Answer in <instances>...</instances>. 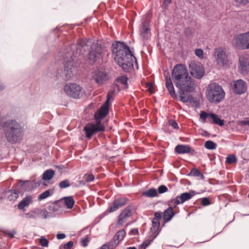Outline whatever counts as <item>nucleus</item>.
I'll return each mask as SVG.
<instances>
[{"label": "nucleus", "instance_id": "f257e3e1", "mask_svg": "<svg viewBox=\"0 0 249 249\" xmlns=\"http://www.w3.org/2000/svg\"><path fill=\"white\" fill-rule=\"evenodd\" d=\"M91 45L90 50L89 53L88 58L91 63L99 60L103 57V49L102 47L96 43H92V39H81L77 45H73L72 48H76V53L68 51L64 56V74L66 80L71 79L73 76V70L74 69V63L77 54H80L85 52L87 47Z\"/></svg>", "mask_w": 249, "mask_h": 249}, {"label": "nucleus", "instance_id": "f03ea898", "mask_svg": "<svg viewBox=\"0 0 249 249\" xmlns=\"http://www.w3.org/2000/svg\"><path fill=\"white\" fill-rule=\"evenodd\" d=\"M171 76L175 86L182 92H192L195 90V84L185 65L180 64L175 65L172 71Z\"/></svg>", "mask_w": 249, "mask_h": 249}, {"label": "nucleus", "instance_id": "7ed1b4c3", "mask_svg": "<svg viewBox=\"0 0 249 249\" xmlns=\"http://www.w3.org/2000/svg\"><path fill=\"white\" fill-rule=\"evenodd\" d=\"M108 112V105L105 103L95 115V122L87 124L84 127L86 137L90 139L92 136L98 132L104 131L105 127L101 119L105 118Z\"/></svg>", "mask_w": 249, "mask_h": 249}, {"label": "nucleus", "instance_id": "20e7f679", "mask_svg": "<svg viewBox=\"0 0 249 249\" xmlns=\"http://www.w3.org/2000/svg\"><path fill=\"white\" fill-rule=\"evenodd\" d=\"M4 135L7 141L11 143L19 142L22 138V129L17 121L13 120L6 121L2 124Z\"/></svg>", "mask_w": 249, "mask_h": 249}, {"label": "nucleus", "instance_id": "39448f33", "mask_svg": "<svg viewBox=\"0 0 249 249\" xmlns=\"http://www.w3.org/2000/svg\"><path fill=\"white\" fill-rule=\"evenodd\" d=\"M225 93L222 87L216 83L210 84L206 90V96L211 103H219L225 97Z\"/></svg>", "mask_w": 249, "mask_h": 249}, {"label": "nucleus", "instance_id": "423d86ee", "mask_svg": "<svg viewBox=\"0 0 249 249\" xmlns=\"http://www.w3.org/2000/svg\"><path fill=\"white\" fill-rule=\"evenodd\" d=\"M64 93L74 99H80L85 95V91L82 87L76 83H69L63 88Z\"/></svg>", "mask_w": 249, "mask_h": 249}, {"label": "nucleus", "instance_id": "0eeeda50", "mask_svg": "<svg viewBox=\"0 0 249 249\" xmlns=\"http://www.w3.org/2000/svg\"><path fill=\"white\" fill-rule=\"evenodd\" d=\"M112 54L114 55L115 61L124 70V43L123 42L116 41L112 44Z\"/></svg>", "mask_w": 249, "mask_h": 249}, {"label": "nucleus", "instance_id": "6e6552de", "mask_svg": "<svg viewBox=\"0 0 249 249\" xmlns=\"http://www.w3.org/2000/svg\"><path fill=\"white\" fill-rule=\"evenodd\" d=\"M214 56L216 63L219 67L229 66L231 64V62L228 58V53L224 48L215 49Z\"/></svg>", "mask_w": 249, "mask_h": 249}, {"label": "nucleus", "instance_id": "1a4fd4ad", "mask_svg": "<svg viewBox=\"0 0 249 249\" xmlns=\"http://www.w3.org/2000/svg\"><path fill=\"white\" fill-rule=\"evenodd\" d=\"M232 43L239 49H249V32L234 36Z\"/></svg>", "mask_w": 249, "mask_h": 249}, {"label": "nucleus", "instance_id": "9d476101", "mask_svg": "<svg viewBox=\"0 0 249 249\" xmlns=\"http://www.w3.org/2000/svg\"><path fill=\"white\" fill-rule=\"evenodd\" d=\"M200 120L202 123L208 122L212 124L218 125L220 126L224 124V121L219 116L213 113L201 111L200 113Z\"/></svg>", "mask_w": 249, "mask_h": 249}, {"label": "nucleus", "instance_id": "9b49d317", "mask_svg": "<svg viewBox=\"0 0 249 249\" xmlns=\"http://www.w3.org/2000/svg\"><path fill=\"white\" fill-rule=\"evenodd\" d=\"M134 64L138 67L137 60L133 51L125 45V72H133Z\"/></svg>", "mask_w": 249, "mask_h": 249}, {"label": "nucleus", "instance_id": "f8f14e48", "mask_svg": "<svg viewBox=\"0 0 249 249\" xmlns=\"http://www.w3.org/2000/svg\"><path fill=\"white\" fill-rule=\"evenodd\" d=\"M189 69L191 74L196 79L201 78L204 74V68L199 62L191 61L189 64Z\"/></svg>", "mask_w": 249, "mask_h": 249}, {"label": "nucleus", "instance_id": "ddd939ff", "mask_svg": "<svg viewBox=\"0 0 249 249\" xmlns=\"http://www.w3.org/2000/svg\"><path fill=\"white\" fill-rule=\"evenodd\" d=\"M196 194L194 191H190L181 194L180 196H176L175 198L171 199L169 201V205L176 207L177 205L182 204L185 201L190 199Z\"/></svg>", "mask_w": 249, "mask_h": 249}, {"label": "nucleus", "instance_id": "4468645a", "mask_svg": "<svg viewBox=\"0 0 249 249\" xmlns=\"http://www.w3.org/2000/svg\"><path fill=\"white\" fill-rule=\"evenodd\" d=\"M41 181V179L34 181L20 180L18 181V185L23 191H30L34 187L39 186Z\"/></svg>", "mask_w": 249, "mask_h": 249}, {"label": "nucleus", "instance_id": "2eb2a0df", "mask_svg": "<svg viewBox=\"0 0 249 249\" xmlns=\"http://www.w3.org/2000/svg\"><path fill=\"white\" fill-rule=\"evenodd\" d=\"M48 214L49 213L44 209L36 208L28 213H25L24 215L28 218L36 219L37 217H41L45 219L48 217Z\"/></svg>", "mask_w": 249, "mask_h": 249}, {"label": "nucleus", "instance_id": "dca6fc26", "mask_svg": "<svg viewBox=\"0 0 249 249\" xmlns=\"http://www.w3.org/2000/svg\"><path fill=\"white\" fill-rule=\"evenodd\" d=\"M238 69L243 74L249 73V56H241L239 58Z\"/></svg>", "mask_w": 249, "mask_h": 249}, {"label": "nucleus", "instance_id": "f3484780", "mask_svg": "<svg viewBox=\"0 0 249 249\" xmlns=\"http://www.w3.org/2000/svg\"><path fill=\"white\" fill-rule=\"evenodd\" d=\"M233 91L236 94H241L244 93L247 89L246 83L242 80H238L231 84Z\"/></svg>", "mask_w": 249, "mask_h": 249}, {"label": "nucleus", "instance_id": "a211bd4d", "mask_svg": "<svg viewBox=\"0 0 249 249\" xmlns=\"http://www.w3.org/2000/svg\"><path fill=\"white\" fill-rule=\"evenodd\" d=\"M92 78L96 83L101 85L109 79V75L104 71L97 70L93 72Z\"/></svg>", "mask_w": 249, "mask_h": 249}, {"label": "nucleus", "instance_id": "6ab92c4d", "mask_svg": "<svg viewBox=\"0 0 249 249\" xmlns=\"http://www.w3.org/2000/svg\"><path fill=\"white\" fill-rule=\"evenodd\" d=\"M124 205V199L123 198L116 199L112 203V205L110 206L109 211L110 213L115 212Z\"/></svg>", "mask_w": 249, "mask_h": 249}, {"label": "nucleus", "instance_id": "aec40b11", "mask_svg": "<svg viewBox=\"0 0 249 249\" xmlns=\"http://www.w3.org/2000/svg\"><path fill=\"white\" fill-rule=\"evenodd\" d=\"M32 201V197L30 196H28L24 197L21 201L19 202L18 205V208L23 211L25 210V208L28 207L29 204Z\"/></svg>", "mask_w": 249, "mask_h": 249}, {"label": "nucleus", "instance_id": "412c9836", "mask_svg": "<svg viewBox=\"0 0 249 249\" xmlns=\"http://www.w3.org/2000/svg\"><path fill=\"white\" fill-rule=\"evenodd\" d=\"M160 227V220L153 219L152 221V226L150 228V231L152 233L154 238H155L159 234Z\"/></svg>", "mask_w": 249, "mask_h": 249}, {"label": "nucleus", "instance_id": "4be33fe9", "mask_svg": "<svg viewBox=\"0 0 249 249\" xmlns=\"http://www.w3.org/2000/svg\"><path fill=\"white\" fill-rule=\"evenodd\" d=\"M166 87L167 89L170 94L173 98L176 97V95L175 93V91L174 89V88L171 79V78L168 77L166 76Z\"/></svg>", "mask_w": 249, "mask_h": 249}, {"label": "nucleus", "instance_id": "5701e85b", "mask_svg": "<svg viewBox=\"0 0 249 249\" xmlns=\"http://www.w3.org/2000/svg\"><path fill=\"white\" fill-rule=\"evenodd\" d=\"M166 87L167 89L170 94L173 98L176 97V95L175 93V91L174 89V88L171 79V78L168 77L166 76Z\"/></svg>", "mask_w": 249, "mask_h": 249}, {"label": "nucleus", "instance_id": "b1692460", "mask_svg": "<svg viewBox=\"0 0 249 249\" xmlns=\"http://www.w3.org/2000/svg\"><path fill=\"white\" fill-rule=\"evenodd\" d=\"M175 151L178 154H185L191 152V148L189 145L179 144L176 146Z\"/></svg>", "mask_w": 249, "mask_h": 249}, {"label": "nucleus", "instance_id": "393cba45", "mask_svg": "<svg viewBox=\"0 0 249 249\" xmlns=\"http://www.w3.org/2000/svg\"><path fill=\"white\" fill-rule=\"evenodd\" d=\"M169 206L170 207L164 211L163 213V219L165 222L170 221L175 214L172 208L173 206Z\"/></svg>", "mask_w": 249, "mask_h": 249}, {"label": "nucleus", "instance_id": "a878e982", "mask_svg": "<svg viewBox=\"0 0 249 249\" xmlns=\"http://www.w3.org/2000/svg\"><path fill=\"white\" fill-rule=\"evenodd\" d=\"M59 203L65 204L68 209H71L74 204V200L71 196H68L61 199Z\"/></svg>", "mask_w": 249, "mask_h": 249}, {"label": "nucleus", "instance_id": "bb28decb", "mask_svg": "<svg viewBox=\"0 0 249 249\" xmlns=\"http://www.w3.org/2000/svg\"><path fill=\"white\" fill-rule=\"evenodd\" d=\"M6 196L8 200L15 201L19 196L18 192L16 190H10L7 193Z\"/></svg>", "mask_w": 249, "mask_h": 249}, {"label": "nucleus", "instance_id": "cd10ccee", "mask_svg": "<svg viewBox=\"0 0 249 249\" xmlns=\"http://www.w3.org/2000/svg\"><path fill=\"white\" fill-rule=\"evenodd\" d=\"M149 28L148 24L144 22L141 29V35L145 39L148 37Z\"/></svg>", "mask_w": 249, "mask_h": 249}, {"label": "nucleus", "instance_id": "c85d7f7f", "mask_svg": "<svg viewBox=\"0 0 249 249\" xmlns=\"http://www.w3.org/2000/svg\"><path fill=\"white\" fill-rule=\"evenodd\" d=\"M124 237V230L123 229L119 231L116 235L114 236L113 240L111 241V242H113V244H114V242H118L120 241L123 240Z\"/></svg>", "mask_w": 249, "mask_h": 249}, {"label": "nucleus", "instance_id": "c756f323", "mask_svg": "<svg viewBox=\"0 0 249 249\" xmlns=\"http://www.w3.org/2000/svg\"><path fill=\"white\" fill-rule=\"evenodd\" d=\"M158 193L156 189L151 188L142 193V196L148 197H153L157 196Z\"/></svg>", "mask_w": 249, "mask_h": 249}, {"label": "nucleus", "instance_id": "7c9ffc66", "mask_svg": "<svg viewBox=\"0 0 249 249\" xmlns=\"http://www.w3.org/2000/svg\"><path fill=\"white\" fill-rule=\"evenodd\" d=\"M54 175L53 170L49 169L45 171L42 175V179L44 180H49L53 178Z\"/></svg>", "mask_w": 249, "mask_h": 249}, {"label": "nucleus", "instance_id": "2f4dec72", "mask_svg": "<svg viewBox=\"0 0 249 249\" xmlns=\"http://www.w3.org/2000/svg\"><path fill=\"white\" fill-rule=\"evenodd\" d=\"M204 145L206 148L210 150L214 149L216 147V144L211 141H206Z\"/></svg>", "mask_w": 249, "mask_h": 249}, {"label": "nucleus", "instance_id": "473e14b6", "mask_svg": "<svg viewBox=\"0 0 249 249\" xmlns=\"http://www.w3.org/2000/svg\"><path fill=\"white\" fill-rule=\"evenodd\" d=\"M237 162V159L233 155H230L226 158V162L228 164H231Z\"/></svg>", "mask_w": 249, "mask_h": 249}, {"label": "nucleus", "instance_id": "72a5a7b5", "mask_svg": "<svg viewBox=\"0 0 249 249\" xmlns=\"http://www.w3.org/2000/svg\"><path fill=\"white\" fill-rule=\"evenodd\" d=\"M185 92H182L180 90V101L184 103L189 102L191 100L190 97L189 96L185 95Z\"/></svg>", "mask_w": 249, "mask_h": 249}, {"label": "nucleus", "instance_id": "f704fd0d", "mask_svg": "<svg viewBox=\"0 0 249 249\" xmlns=\"http://www.w3.org/2000/svg\"><path fill=\"white\" fill-rule=\"evenodd\" d=\"M190 174L195 177H200L202 178H204V176L201 174V173L196 168L192 169L190 172Z\"/></svg>", "mask_w": 249, "mask_h": 249}, {"label": "nucleus", "instance_id": "c9c22d12", "mask_svg": "<svg viewBox=\"0 0 249 249\" xmlns=\"http://www.w3.org/2000/svg\"><path fill=\"white\" fill-rule=\"evenodd\" d=\"M51 195L50 191L49 190H46L43 193H41L39 196H38V199L39 200H41L43 199H45L49 196H50Z\"/></svg>", "mask_w": 249, "mask_h": 249}, {"label": "nucleus", "instance_id": "e433bc0d", "mask_svg": "<svg viewBox=\"0 0 249 249\" xmlns=\"http://www.w3.org/2000/svg\"><path fill=\"white\" fill-rule=\"evenodd\" d=\"M49 241L44 236H41L39 239V244L43 247H47L48 246Z\"/></svg>", "mask_w": 249, "mask_h": 249}, {"label": "nucleus", "instance_id": "4c0bfd02", "mask_svg": "<svg viewBox=\"0 0 249 249\" xmlns=\"http://www.w3.org/2000/svg\"><path fill=\"white\" fill-rule=\"evenodd\" d=\"M124 223V213L123 211L119 216L118 224L119 225H123Z\"/></svg>", "mask_w": 249, "mask_h": 249}, {"label": "nucleus", "instance_id": "58836bf2", "mask_svg": "<svg viewBox=\"0 0 249 249\" xmlns=\"http://www.w3.org/2000/svg\"><path fill=\"white\" fill-rule=\"evenodd\" d=\"M73 245V242L71 241L68 242L67 243L64 244L63 246L60 247V249L63 248L64 249H71Z\"/></svg>", "mask_w": 249, "mask_h": 249}, {"label": "nucleus", "instance_id": "ea45409f", "mask_svg": "<svg viewBox=\"0 0 249 249\" xmlns=\"http://www.w3.org/2000/svg\"><path fill=\"white\" fill-rule=\"evenodd\" d=\"M133 208L130 207H127L125 208V217L130 216L134 213Z\"/></svg>", "mask_w": 249, "mask_h": 249}, {"label": "nucleus", "instance_id": "a19ab883", "mask_svg": "<svg viewBox=\"0 0 249 249\" xmlns=\"http://www.w3.org/2000/svg\"><path fill=\"white\" fill-rule=\"evenodd\" d=\"M211 204V201L208 197H203L201 199V205L203 206H208Z\"/></svg>", "mask_w": 249, "mask_h": 249}, {"label": "nucleus", "instance_id": "79ce46f5", "mask_svg": "<svg viewBox=\"0 0 249 249\" xmlns=\"http://www.w3.org/2000/svg\"><path fill=\"white\" fill-rule=\"evenodd\" d=\"M70 186L69 181L67 180H63L60 182L59 187L61 188H65Z\"/></svg>", "mask_w": 249, "mask_h": 249}, {"label": "nucleus", "instance_id": "37998d69", "mask_svg": "<svg viewBox=\"0 0 249 249\" xmlns=\"http://www.w3.org/2000/svg\"><path fill=\"white\" fill-rule=\"evenodd\" d=\"M84 178L86 182L92 181L94 179V177L92 174H86L84 176Z\"/></svg>", "mask_w": 249, "mask_h": 249}, {"label": "nucleus", "instance_id": "c03bdc74", "mask_svg": "<svg viewBox=\"0 0 249 249\" xmlns=\"http://www.w3.org/2000/svg\"><path fill=\"white\" fill-rule=\"evenodd\" d=\"M195 54L196 56L199 57L200 58H203V51L202 49H197L195 50Z\"/></svg>", "mask_w": 249, "mask_h": 249}, {"label": "nucleus", "instance_id": "a18cd8bd", "mask_svg": "<svg viewBox=\"0 0 249 249\" xmlns=\"http://www.w3.org/2000/svg\"><path fill=\"white\" fill-rule=\"evenodd\" d=\"M168 124L169 125L172 126L175 129H178V124L174 120H169L168 121Z\"/></svg>", "mask_w": 249, "mask_h": 249}, {"label": "nucleus", "instance_id": "49530a36", "mask_svg": "<svg viewBox=\"0 0 249 249\" xmlns=\"http://www.w3.org/2000/svg\"><path fill=\"white\" fill-rule=\"evenodd\" d=\"M167 191V188L164 185H161L158 188V192L160 194L166 192Z\"/></svg>", "mask_w": 249, "mask_h": 249}, {"label": "nucleus", "instance_id": "de8ad7c7", "mask_svg": "<svg viewBox=\"0 0 249 249\" xmlns=\"http://www.w3.org/2000/svg\"><path fill=\"white\" fill-rule=\"evenodd\" d=\"M238 5H245L248 2V0H233Z\"/></svg>", "mask_w": 249, "mask_h": 249}, {"label": "nucleus", "instance_id": "09e8293b", "mask_svg": "<svg viewBox=\"0 0 249 249\" xmlns=\"http://www.w3.org/2000/svg\"><path fill=\"white\" fill-rule=\"evenodd\" d=\"M89 241V240L88 237H87L85 238H82L81 240L82 245L84 247H86L88 246Z\"/></svg>", "mask_w": 249, "mask_h": 249}, {"label": "nucleus", "instance_id": "8fccbe9b", "mask_svg": "<svg viewBox=\"0 0 249 249\" xmlns=\"http://www.w3.org/2000/svg\"><path fill=\"white\" fill-rule=\"evenodd\" d=\"M172 0H163V1L162 2V6L164 8H166L169 4L171 3Z\"/></svg>", "mask_w": 249, "mask_h": 249}, {"label": "nucleus", "instance_id": "3c124183", "mask_svg": "<svg viewBox=\"0 0 249 249\" xmlns=\"http://www.w3.org/2000/svg\"><path fill=\"white\" fill-rule=\"evenodd\" d=\"M139 233L138 229L137 228H135L131 230L129 232L128 234L129 235H136L138 234Z\"/></svg>", "mask_w": 249, "mask_h": 249}, {"label": "nucleus", "instance_id": "603ef678", "mask_svg": "<svg viewBox=\"0 0 249 249\" xmlns=\"http://www.w3.org/2000/svg\"><path fill=\"white\" fill-rule=\"evenodd\" d=\"M161 218V213L160 212H156L154 214V218L153 219H156L158 220H160Z\"/></svg>", "mask_w": 249, "mask_h": 249}, {"label": "nucleus", "instance_id": "864d4df0", "mask_svg": "<svg viewBox=\"0 0 249 249\" xmlns=\"http://www.w3.org/2000/svg\"><path fill=\"white\" fill-rule=\"evenodd\" d=\"M151 240H146L143 242V243L141 245V248H146V247L148 246L151 243Z\"/></svg>", "mask_w": 249, "mask_h": 249}, {"label": "nucleus", "instance_id": "5fc2aeb1", "mask_svg": "<svg viewBox=\"0 0 249 249\" xmlns=\"http://www.w3.org/2000/svg\"><path fill=\"white\" fill-rule=\"evenodd\" d=\"M112 94H113V92H110L107 94V101L105 102L106 104H107V105L109 104V102L110 100L112 99Z\"/></svg>", "mask_w": 249, "mask_h": 249}, {"label": "nucleus", "instance_id": "6e6d98bb", "mask_svg": "<svg viewBox=\"0 0 249 249\" xmlns=\"http://www.w3.org/2000/svg\"><path fill=\"white\" fill-rule=\"evenodd\" d=\"M116 81L117 82H120L123 85H124V76H122L120 77H118L116 79Z\"/></svg>", "mask_w": 249, "mask_h": 249}, {"label": "nucleus", "instance_id": "4d7b16f0", "mask_svg": "<svg viewBox=\"0 0 249 249\" xmlns=\"http://www.w3.org/2000/svg\"><path fill=\"white\" fill-rule=\"evenodd\" d=\"M66 235L64 233H58L56 235V237L58 239H62L65 238Z\"/></svg>", "mask_w": 249, "mask_h": 249}, {"label": "nucleus", "instance_id": "13d9d810", "mask_svg": "<svg viewBox=\"0 0 249 249\" xmlns=\"http://www.w3.org/2000/svg\"><path fill=\"white\" fill-rule=\"evenodd\" d=\"M146 87L148 90H150L153 87V85L151 83H148L147 84Z\"/></svg>", "mask_w": 249, "mask_h": 249}, {"label": "nucleus", "instance_id": "bf43d9fd", "mask_svg": "<svg viewBox=\"0 0 249 249\" xmlns=\"http://www.w3.org/2000/svg\"><path fill=\"white\" fill-rule=\"evenodd\" d=\"M5 88L4 86L0 82V91L3 90Z\"/></svg>", "mask_w": 249, "mask_h": 249}, {"label": "nucleus", "instance_id": "052dcab7", "mask_svg": "<svg viewBox=\"0 0 249 249\" xmlns=\"http://www.w3.org/2000/svg\"><path fill=\"white\" fill-rule=\"evenodd\" d=\"M244 124H247L249 126V120L244 121Z\"/></svg>", "mask_w": 249, "mask_h": 249}, {"label": "nucleus", "instance_id": "680f3d73", "mask_svg": "<svg viewBox=\"0 0 249 249\" xmlns=\"http://www.w3.org/2000/svg\"><path fill=\"white\" fill-rule=\"evenodd\" d=\"M127 79H128L127 76L125 74V89H126L127 88Z\"/></svg>", "mask_w": 249, "mask_h": 249}, {"label": "nucleus", "instance_id": "e2e57ef3", "mask_svg": "<svg viewBox=\"0 0 249 249\" xmlns=\"http://www.w3.org/2000/svg\"><path fill=\"white\" fill-rule=\"evenodd\" d=\"M8 235L10 237V238H13L14 237V233H9L8 234Z\"/></svg>", "mask_w": 249, "mask_h": 249}, {"label": "nucleus", "instance_id": "0e129e2a", "mask_svg": "<svg viewBox=\"0 0 249 249\" xmlns=\"http://www.w3.org/2000/svg\"><path fill=\"white\" fill-rule=\"evenodd\" d=\"M127 249H137L135 247H129Z\"/></svg>", "mask_w": 249, "mask_h": 249}, {"label": "nucleus", "instance_id": "69168bd1", "mask_svg": "<svg viewBox=\"0 0 249 249\" xmlns=\"http://www.w3.org/2000/svg\"><path fill=\"white\" fill-rule=\"evenodd\" d=\"M140 249H145V248H141V246Z\"/></svg>", "mask_w": 249, "mask_h": 249}]
</instances>
